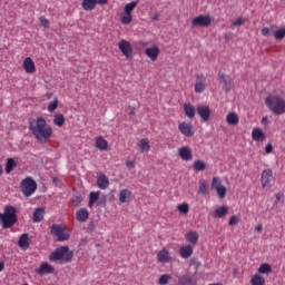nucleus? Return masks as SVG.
<instances>
[{"label": "nucleus", "mask_w": 285, "mask_h": 285, "mask_svg": "<svg viewBox=\"0 0 285 285\" xmlns=\"http://www.w3.org/2000/svg\"><path fill=\"white\" fill-rule=\"evenodd\" d=\"M140 153H148L150 150V144L146 139H141L139 142Z\"/></svg>", "instance_id": "42"}, {"label": "nucleus", "mask_w": 285, "mask_h": 285, "mask_svg": "<svg viewBox=\"0 0 285 285\" xmlns=\"http://www.w3.org/2000/svg\"><path fill=\"white\" fill-rule=\"evenodd\" d=\"M184 110L188 119H195V115H197V109H195V106H193L191 104H185Z\"/></svg>", "instance_id": "19"}, {"label": "nucleus", "mask_w": 285, "mask_h": 285, "mask_svg": "<svg viewBox=\"0 0 285 285\" xmlns=\"http://www.w3.org/2000/svg\"><path fill=\"white\" fill-rule=\"evenodd\" d=\"M157 259L160 262V264H168V262H170L173 258L170 257V253L168 250L163 249L158 253Z\"/></svg>", "instance_id": "20"}, {"label": "nucleus", "mask_w": 285, "mask_h": 285, "mask_svg": "<svg viewBox=\"0 0 285 285\" xmlns=\"http://www.w3.org/2000/svg\"><path fill=\"white\" fill-rule=\"evenodd\" d=\"M126 167L129 168V170H132V168H135V160H127Z\"/></svg>", "instance_id": "54"}, {"label": "nucleus", "mask_w": 285, "mask_h": 285, "mask_svg": "<svg viewBox=\"0 0 285 285\" xmlns=\"http://www.w3.org/2000/svg\"><path fill=\"white\" fill-rule=\"evenodd\" d=\"M213 23L210 16L200 14L191 20V28H208Z\"/></svg>", "instance_id": "7"}, {"label": "nucleus", "mask_w": 285, "mask_h": 285, "mask_svg": "<svg viewBox=\"0 0 285 285\" xmlns=\"http://www.w3.org/2000/svg\"><path fill=\"white\" fill-rule=\"evenodd\" d=\"M207 190H208V183L203 181V183L199 185L198 195H206Z\"/></svg>", "instance_id": "47"}, {"label": "nucleus", "mask_w": 285, "mask_h": 285, "mask_svg": "<svg viewBox=\"0 0 285 285\" xmlns=\"http://www.w3.org/2000/svg\"><path fill=\"white\" fill-rule=\"evenodd\" d=\"M170 279H171V276H170V275L164 274V275H161V276L159 277L158 284H159V285H166V284H168V282H170Z\"/></svg>", "instance_id": "45"}, {"label": "nucleus", "mask_w": 285, "mask_h": 285, "mask_svg": "<svg viewBox=\"0 0 285 285\" xmlns=\"http://www.w3.org/2000/svg\"><path fill=\"white\" fill-rule=\"evenodd\" d=\"M138 4H139V0L127 3L124 8V12L127 14H132V10H135V8H137Z\"/></svg>", "instance_id": "36"}, {"label": "nucleus", "mask_w": 285, "mask_h": 285, "mask_svg": "<svg viewBox=\"0 0 285 285\" xmlns=\"http://www.w3.org/2000/svg\"><path fill=\"white\" fill-rule=\"evenodd\" d=\"M282 199V194H276V200L279 202Z\"/></svg>", "instance_id": "62"}, {"label": "nucleus", "mask_w": 285, "mask_h": 285, "mask_svg": "<svg viewBox=\"0 0 285 285\" xmlns=\"http://www.w3.org/2000/svg\"><path fill=\"white\" fill-rule=\"evenodd\" d=\"M132 193L128 189H122L119 194L120 204H129Z\"/></svg>", "instance_id": "22"}, {"label": "nucleus", "mask_w": 285, "mask_h": 285, "mask_svg": "<svg viewBox=\"0 0 285 285\" xmlns=\"http://www.w3.org/2000/svg\"><path fill=\"white\" fill-rule=\"evenodd\" d=\"M265 153L267 155H271V153H273V144L269 142L265 146Z\"/></svg>", "instance_id": "53"}, {"label": "nucleus", "mask_w": 285, "mask_h": 285, "mask_svg": "<svg viewBox=\"0 0 285 285\" xmlns=\"http://www.w3.org/2000/svg\"><path fill=\"white\" fill-rule=\"evenodd\" d=\"M99 200V191H91L89 194V208H92L95 202Z\"/></svg>", "instance_id": "40"}, {"label": "nucleus", "mask_w": 285, "mask_h": 285, "mask_svg": "<svg viewBox=\"0 0 285 285\" xmlns=\"http://www.w3.org/2000/svg\"><path fill=\"white\" fill-rule=\"evenodd\" d=\"M129 115H135V107L130 109Z\"/></svg>", "instance_id": "63"}, {"label": "nucleus", "mask_w": 285, "mask_h": 285, "mask_svg": "<svg viewBox=\"0 0 285 285\" xmlns=\"http://www.w3.org/2000/svg\"><path fill=\"white\" fill-rule=\"evenodd\" d=\"M40 26L42 28H50V20L47 19L46 17L41 16L40 17Z\"/></svg>", "instance_id": "49"}, {"label": "nucleus", "mask_w": 285, "mask_h": 285, "mask_svg": "<svg viewBox=\"0 0 285 285\" xmlns=\"http://www.w3.org/2000/svg\"><path fill=\"white\" fill-rule=\"evenodd\" d=\"M178 284L179 285H197L194 281H193V276H188V275H183L178 278Z\"/></svg>", "instance_id": "32"}, {"label": "nucleus", "mask_w": 285, "mask_h": 285, "mask_svg": "<svg viewBox=\"0 0 285 285\" xmlns=\"http://www.w3.org/2000/svg\"><path fill=\"white\" fill-rule=\"evenodd\" d=\"M75 257V252L68 246H60L49 255V262H59V264H70Z\"/></svg>", "instance_id": "3"}, {"label": "nucleus", "mask_w": 285, "mask_h": 285, "mask_svg": "<svg viewBox=\"0 0 285 285\" xmlns=\"http://www.w3.org/2000/svg\"><path fill=\"white\" fill-rule=\"evenodd\" d=\"M224 38L228 41V39H230V33H225Z\"/></svg>", "instance_id": "61"}, {"label": "nucleus", "mask_w": 285, "mask_h": 285, "mask_svg": "<svg viewBox=\"0 0 285 285\" xmlns=\"http://www.w3.org/2000/svg\"><path fill=\"white\" fill-rule=\"evenodd\" d=\"M73 204H81V196H77V197L73 199Z\"/></svg>", "instance_id": "58"}, {"label": "nucleus", "mask_w": 285, "mask_h": 285, "mask_svg": "<svg viewBox=\"0 0 285 285\" xmlns=\"http://www.w3.org/2000/svg\"><path fill=\"white\" fill-rule=\"evenodd\" d=\"M219 81L223 83V90L225 92H230L233 90V79H230V76L227 75H219Z\"/></svg>", "instance_id": "11"}, {"label": "nucleus", "mask_w": 285, "mask_h": 285, "mask_svg": "<svg viewBox=\"0 0 285 285\" xmlns=\"http://www.w3.org/2000/svg\"><path fill=\"white\" fill-rule=\"evenodd\" d=\"M250 284L252 285H265L266 278H264V276H262V274H255L250 278Z\"/></svg>", "instance_id": "30"}, {"label": "nucleus", "mask_w": 285, "mask_h": 285, "mask_svg": "<svg viewBox=\"0 0 285 285\" xmlns=\"http://www.w3.org/2000/svg\"><path fill=\"white\" fill-rule=\"evenodd\" d=\"M37 275H52L55 267L48 263H42L39 268L36 269Z\"/></svg>", "instance_id": "15"}, {"label": "nucleus", "mask_w": 285, "mask_h": 285, "mask_svg": "<svg viewBox=\"0 0 285 285\" xmlns=\"http://www.w3.org/2000/svg\"><path fill=\"white\" fill-rule=\"evenodd\" d=\"M178 130L181 132V135H184L185 137H194L195 136V131H193V125L187 124V122H181L178 126Z\"/></svg>", "instance_id": "13"}, {"label": "nucleus", "mask_w": 285, "mask_h": 285, "mask_svg": "<svg viewBox=\"0 0 285 285\" xmlns=\"http://www.w3.org/2000/svg\"><path fill=\"white\" fill-rule=\"evenodd\" d=\"M120 52L126 57V59H132V45L127 40H121L118 43Z\"/></svg>", "instance_id": "8"}, {"label": "nucleus", "mask_w": 285, "mask_h": 285, "mask_svg": "<svg viewBox=\"0 0 285 285\" xmlns=\"http://www.w3.org/2000/svg\"><path fill=\"white\" fill-rule=\"evenodd\" d=\"M43 215H46V208L39 207L33 212V222L37 224L39 222H43Z\"/></svg>", "instance_id": "24"}, {"label": "nucleus", "mask_w": 285, "mask_h": 285, "mask_svg": "<svg viewBox=\"0 0 285 285\" xmlns=\"http://www.w3.org/2000/svg\"><path fill=\"white\" fill-rule=\"evenodd\" d=\"M96 148H98V150H106L108 148V141L101 136H98L96 138Z\"/></svg>", "instance_id": "33"}, {"label": "nucleus", "mask_w": 285, "mask_h": 285, "mask_svg": "<svg viewBox=\"0 0 285 285\" xmlns=\"http://www.w3.org/2000/svg\"><path fill=\"white\" fill-rule=\"evenodd\" d=\"M206 90V76L204 73L197 75L195 82V92L202 95Z\"/></svg>", "instance_id": "9"}, {"label": "nucleus", "mask_w": 285, "mask_h": 285, "mask_svg": "<svg viewBox=\"0 0 285 285\" xmlns=\"http://www.w3.org/2000/svg\"><path fill=\"white\" fill-rule=\"evenodd\" d=\"M3 268H6V265L3 264V262H0V273L3 271Z\"/></svg>", "instance_id": "60"}, {"label": "nucleus", "mask_w": 285, "mask_h": 285, "mask_svg": "<svg viewBox=\"0 0 285 285\" xmlns=\"http://www.w3.org/2000/svg\"><path fill=\"white\" fill-rule=\"evenodd\" d=\"M21 193L24 197H31L37 193V181L32 177L22 179L20 184Z\"/></svg>", "instance_id": "5"}, {"label": "nucleus", "mask_w": 285, "mask_h": 285, "mask_svg": "<svg viewBox=\"0 0 285 285\" xmlns=\"http://www.w3.org/2000/svg\"><path fill=\"white\" fill-rule=\"evenodd\" d=\"M151 21H157L159 19V13H155L150 17Z\"/></svg>", "instance_id": "59"}, {"label": "nucleus", "mask_w": 285, "mask_h": 285, "mask_svg": "<svg viewBox=\"0 0 285 285\" xmlns=\"http://www.w3.org/2000/svg\"><path fill=\"white\" fill-rule=\"evenodd\" d=\"M50 233L57 237L58 242H68L70 239V232L63 225L53 224L50 227Z\"/></svg>", "instance_id": "6"}, {"label": "nucleus", "mask_w": 285, "mask_h": 285, "mask_svg": "<svg viewBox=\"0 0 285 285\" xmlns=\"http://www.w3.org/2000/svg\"><path fill=\"white\" fill-rule=\"evenodd\" d=\"M17 167V163L14 161L13 158H8L7 159V165H6V173L10 174L14 168Z\"/></svg>", "instance_id": "39"}, {"label": "nucleus", "mask_w": 285, "mask_h": 285, "mask_svg": "<svg viewBox=\"0 0 285 285\" xmlns=\"http://www.w3.org/2000/svg\"><path fill=\"white\" fill-rule=\"evenodd\" d=\"M261 124H262L263 126H268V116H264V117L262 118Z\"/></svg>", "instance_id": "55"}, {"label": "nucleus", "mask_w": 285, "mask_h": 285, "mask_svg": "<svg viewBox=\"0 0 285 285\" xmlns=\"http://www.w3.org/2000/svg\"><path fill=\"white\" fill-rule=\"evenodd\" d=\"M271 179H273V169H264L261 177L263 188H266L271 184Z\"/></svg>", "instance_id": "12"}, {"label": "nucleus", "mask_w": 285, "mask_h": 285, "mask_svg": "<svg viewBox=\"0 0 285 285\" xmlns=\"http://www.w3.org/2000/svg\"><path fill=\"white\" fill-rule=\"evenodd\" d=\"M23 70L24 72H27V75H33V72L37 71V67L35 66V61L32 60V58L27 57L23 60Z\"/></svg>", "instance_id": "14"}, {"label": "nucleus", "mask_w": 285, "mask_h": 285, "mask_svg": "<svg viewBox=\"0 0 285 285\" xmlns=\"http://www.w3.org/2000/svg\"><path fill=\"white\" fill-rule=\"evenodd\" d=\"M228 215V207L222 206L215 209V217H218L219 219H223V217H226Z\"/></svg>", "instance_id": "35"}, {"label": "nucleus", "mask_w": 285, "mask_h": 285, "mask_svg": "<svg viewBox=\"0 0 285 285\" xmlns=\"http://www.w3.org/2000/svg\"><path fill=\"white\" fill-rule=\"evenodd\" d=\"M226 121L228 126H237L239 124V116H237L235 112H229L226 116Z\"/></svg>", "instance_id": "26"}, {"label": "nucleus", "mask_w": 285, "mask_h": 285, "mask_svg": "<svg viewBox=\"0 0 285 285\" xmlns=\"http://www.w3.org/2000/svg\"><path fill=\"white\" fill-rule=\"evenodd\" d=\"M178 155L183 159V161H190V159H193V151L188 146L179 148Z\"/></svg>", "instance_id": "17"}, {"label": "nucleus", "mask_w": 285, "mask_h": 285, "mask_svg": "<svg viewBox=\"0 0 285 285\" xmlns=\"http://www.w3.org/2000/svg\"><path fill=\"white\" fill-rule=\"evenodd\" d=\"M255 230H256L257 233H262V230H264V226L257 225V226L255 227Z\"/></svg>", "instance_id": "57"}, {"label": "nucleus", "mask_w": 285, "mask_h": 285, "mask_svg": "<svg viewBox=\"0 0 285 285\" xmlns=\"http://www.w3.org/2000/svg\"><path fill=\"white\" fill-rule=\"evenodd\" d=\"M53 124L55 126H58V128H61V126L66 124V117H63L62 114H56L53 116Z\"/></svg>", "instance_id": "37"}, {"label": "nucleus", "mask_w": 285, "mask_h": 285, "mask_svg": "<svg viewBox=\"0 0 285 285\" xmlns=\"http://www.w3.org/2000/svg\"><path fill=\"white\" fill-rule=\"evenodd\" d=\"M120 19H121V23L124 26H128V24H130L132 22V14L124 12L121 14Z\"/></svg>", "instance_id": "41"}, {"label": "nucleus", "mask_w": 285, "mask_h": 285, "mask_svg": "<svg viewBox=\"0 0 285 285\" xmlns=\"http://www.w3.org/2000/svg\"><path fill=\"white\" fill-rule=\"evenodd\" d=\"M0 175H3V166L0 165Z\"/></svg>", "instance_id": "64"}, {"label": "nucleus", "mask_w": 285, "mask_h": 285, "mask_svg": "<svg viewBox=\"0 0 285 285\" xmlns=\"http://www.w3.org/2000/svg\"><path fill=\"white\" fill-rule=\"evenodd\" d=\"M29 130L39 144H48V139L52 137V127L48 125V121L43 117L30 119Z\"/></svg>", "instance_id": "1"}, {"label": "nucleus", "mask_w": 285, "mask_h": 285, "mask_svg": "<svg viewBox=\"0 0 285 285\" xmlns=\"http://www.w3.org/2000/svg\"><path fill=\"white\" fill-rule=\"evenodd\" d=\"M81 6L86 12H92L97 8V0H82Z\"/></svg>", "instance_id": "18"}, {"label": "nucleus", "mask_w": 285, "mask_h": 285, "mask_svg": "<svg viewBox=\"0 0 285 285\" xmlns=\"http://www.w3.org/2000/svg\"><path fill=\"white\" fill-rule=\"evenodd\" d=\"M222 186V179L214 177L212 179V190H217V187Z\"/></svg>", "instance_id": "48"}, {"label": "nucleus", "mask_w": 285, "mask_h": 285, "mask_svg": "<svg viewBox=\"0 0 285 285\" xmlns=\"http://www.w3.org/2000/svg\"><path fill=\"white\" fill-rule=\"evenodd\" d=\"M58 106H59V101H57V99L49 102L47 107L48 112H55Z\"/></svg>", "instance_id": "46"}, {"label": "nucleus", "mask_w": 285, "mask_h": 285, "mask_svg": "<svg viewBox=\"0 0 285 285\" xmlns=\"http://www.w3.org/2000/svg\"><path fill=\"white\" fill-rule=\"evenodd\" d=\"M272 35H274V39H276V41H282L285 38V27L279 28L276 31L272 30Z\"/></svg>", "instance_id": "38"}, {"label": "nucleus", "mask_w": 285, "mask_h": 285, "mask_svg": "<svg viewBox=\"0 0 285 285\" xmlns=\"http://www.w3.org/2000/svg\"><path fill=\"white\" fill-rule=\"evenodd\" d=\"M258 273H259V275H268V274L273 273V266H271V264H268V263H263L258 267Z\"/></svg>", "instance_id": "29"}, {"label": "nucleus", "mask_w": 285, "mask_h": 285, "mask_svg": "<svg viewBox=\"0 0 285 285\" xmlns=\"http://www.w3.org/2000/svg\"><path fill=\"white\" fill-rule=\"evenodd\" d=\"M261 35H263V37H271V35H273V30H271L268 27H264L261 30Z\"/></svg>", "instance_id": "50"}, {"label": "nucleus", "mask_w": 285, "mask_h": 285, "mask_svg": "<svg viewBox=\"0 0 285 285\" xmlns=\"http://www.w3.org/2000/svg\"><path fill=\"white\" fill-rule=\"evenodd\" d=\"M17 222H19V218L17 217V207L12 205L4 206L3 213H0V224L2 228H4V230L12 228Z\"/></svg>", "instance_id": "2"}, {"label": "nucleus", "mask_w": 285, "mask_h": 285, "mask_svg": "<svg viewBox=\"0 0 285 285\" xmlns=\"http://www.w3.org/2000/svg\"><path fill=\"white\" fill-rule=\"evenodd\" d=\"M252 138L254 141H264L266 139V134L259 128H254L252 131Z\"/></svg>", "instance_id": "21"}, {"label": "nucleus", "mask_w": 285, "mask_h": 285, "mask_svg": "<svg viewBox=\"0 0 285 285\" xmlns=\"http://www.w3.org/2000/svg\"><path fill=\"white\" fill-rule=\"evenodd\" d=\"M193 168H194L195 173H202V171L206 170V161L198 159V160L194 161Z\"/></svg>", "instance_id": "31"}, {"label": "nucleus", "mask_w": 285, "mask_h": 285, "mask_svg": "<svg viewBox=\"0 0 285 285\" xmlns=\"http://www.w3.org/2000/svg\"><path fill=\"white\" fill-rule=\"evenodd\" d=\"M245 20L243 18H237L234 22L233 26L239 27V26H244Z\"/></svg>", "instance_id": "52"}, {"label": "nucleus", "mask_w": 285, "mask_h": 285, "mask_svg": "<svg viewBox=\"0 0 285 285\" xmlns=\"http://www.w3.org/2000/svg\"><path fill=\"white\" fill-rule=\"evenodd\" d=\"M186 239L187 242H189V244H193V246H195L199 242V234H197V232H189L186 234Z\"/></svg>", "instance_id": "28"}, {"label": "nucleus", "mask_w": 285, "mask_h": 285, "mask_svg": "<svg viewBox=\"0 0 285 285\" xmlns=\"http://www.w3.org/2000/svg\"><path fill=\"white\" fill-rule=\"evenodd\" d=\"M265 106L273 112V115H285V100L279 96L266 97Z\"/></svg>", "instance_id": "4"}, {"label": "nucleus", "mask_w": 285, "mask_h": 285, "mask_svg": "<svg viewBox=\"0 0 285 285\" xmlns=\"http://www.w3.org/2000/svg\"><path fill=\"white\" fill-rule=\"evenodd\" d=\"M197 115H199L200 119L203 121H209L210 120V107L204 106V105H198L196 108Z\"/></svg>", "instance_id": "10"}, {"label": "nucleus", "mask_w": 285, "mask_h": 285, "mask_svg": "<svg viewBox=\"0 0 285 285\" xmlns=\"http://www.w3.org/2000/svg\"><path fill=\"white\" fill-rule=\"evenodd\" d=\"M179 254H180V257H183V259H188V257L193 255V246L186 245L180 247Z\"/></svg>", "instance_id": "27"}, {"label": "nucleus", "mask_w": 285, "mask_h": 285, "mask_svg": "<svg viewBox=\"0 0 285 285\" xmlns=\"http://www.w3.org/2000/svg\"><path fill=\"white\" fill-rule=\"evenodd\" d=\"M177 208L181 213V215H188L190 210V206L188 205V203L179 204Z\"/></svg>", "instance_id": "44"}, {"label": "nucleus", "mask_w": 285, "mask_h": 285, "mask_svg": "<svg viewBox=\"0 0 285 285\" xmlns=\"http://www.w3.org/2000/svg\"><path fill=\"white\" fill-rule=\"evenodd\" d=\"M18 245L20 248H28L30 246V239L28 238V234H22L18 240Z\"/></svg>", "instance_id": "34"}, {"label": "nucleus", "mask_w": 285, "mask_h": 285, "mask_svg": "<svg viewBox=\"0 0 285 285\" xmlns=\"http://www.w3.org/2000/svg\"><path fill=\"white\" fill-rule=\"evenodd\" d=\"M229 226H237L239 224V217L238 216H232L228 222Z\"/></svg>", "instance_id": "51"}, {"label": "nucleus", "mask_w": 285, "mask_h": 285, "mask_svg": "<svg viewBox=\"0 0 285 285\" xmlns=\"http://www.w3.org/2000/svg\"><path fill=\"white\" fill-rule=\"evenodd\" d=\"M215 190L220 199H224L226 197V193H228V189H226L224 185L216 187Z\"/></svg>", "instance_id": "43"}, {"label": "nucleus", "mask_w": 285, "mask_h": 285, "mask_svg": "<svg viewBox=\"0 0 285 285\" xmlns=\"http://www.w3.org/2000/svg\"><path fill=\"white\" fill-rule=\"evenodd\" d=\"M97 186L98 188H101L102 190H106L108 188V177L104 174L97 175Z\"/></svg>", "instance_id": "23"}, {"label": "nucleus", "mask_w": 285, "mask_h": 285, "mask_svg": "<svg viewBox=\"0 0 285 285\" xmlns=\"http://www.w3.org/2000/svg\"><path fill=\"white\" fill-rule=\"evenodd\" d=\"M98 3V6H106V3H108V0H96V4Z\"/></svg>", "instance_id": "56"}, {"label": "nucleus", "mask_w": 285, "mask_h": 285, "mask_svg": "<svg viewBox=\"0 0 285 285\" xmlns=\"http://www.w3.org/2000/svg\"><path fill=\"white\" fill-rule=\"evenodd\" d=\"M160 52L161 51L159 50V47H157L156 45L145 49V55H147V57H149L151 61H157Z\"/></svg>", "instance_id": "16"}, {"label": "nucleus", "mask_w": 285, "mask_h": 285, "mask_svg": "<svg viewBox=\"0 0 285 285\" xmlns=\"http://www.w3.org/2000/svg\"><path fill=\"white\" fill-rule=\"evenodd\" d=\"M88 217H89V214H88V209L86 208L79 209L76 214L77 222H80L81 224H83V222H86Z\"/></svg>", "instance_id": "25"}]
</instances>
